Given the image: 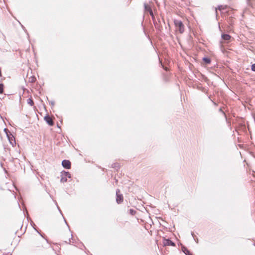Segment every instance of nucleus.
Instances as JSON below:
<instances>
[{"instance_id":"f257e3e1","label":"nucleus","mask_w":255,"mask_h":255,"mask_svg":"<svg viewBox=\"0 0 255 255\" xmlns=\"http://www.w3.org/2000/svg\"><path fill=\"white\" fill-rule=\"evenodd\" d=\"M174 23L176 28L178 29L180 33H183L184 30V26L182 21L179 20H174Z\"/></svg>"},{"instance_id":"f03ea898","label":"nucleus","mask_w":255,"mask_h":255,"mask_svg":"<svg viewBox=\"0 0 255 255\" xmlns=\"http://www.w3.org/2000/svg\"><path fill=\"white\" fill-rule=\"evenodd\" d=\"M120 192V191L119 189H117L116 191V195H117L116 201L118 204H120L123 201V195L119 194Z\"/></svg>"},{"instance_id":"7ed1b4c3","label":"nucleus","mask_w":255,"mask_h":255,"mask_svg":"<svg viewBox=\"0 0 255 255\" xmlns=\"http://www.w3.org/2000/svg\"><path fill=\"white\" fill-rule=\"evenodd\" d=\"M62 165L65 168L70 169L71 167V162L69 160H64L62 162Z\"/></svg>"},{"instance_id":"20e7f679","label":"nucleus","mask_w":255,"mask_h":255,"mask_svg":"<svg viewBox=\"0 0 255 255\" xmlns=\"http://www.w3.org/2000/svg\"><path fill=\"white\" fill-rule=\"evenodd\" d=\"M44 120L47 122V123L50 126H53L54 123L52 121V119L49 116H46L44 117Z\"/></svg>"},{"instance_id":"39448f33","label":"nucleus","mask_w":255,"mask_h":255,"mask_svg":"<svg viewBox=\"0 0 255 255\" xmlns=\"http://www.w3.org/2000/svg\"><path fill=\"white\" fill-rule=\"evenodd\" d=\"M164 244L165 246H175V245L173 242H172L171 240L169 239L166 240Z\"/></svg>"},{"instance_id":"423d86ee","label":"nucleus","mask_w":255,"mask_h":255,"mask_svg":"<svg viewBox=\"0 0 255 255\" xmlns=\"http://www.w3.org/2000/svg\"><path fill=\"white\" fill-rule=\"evenodd\" d=\"M231 37V36L227 34H223L222 35V38L224 40L228 41L230 39Z\"/></svg>"},{"instance_id":"0eeeda50","label":"nucleus","mask_w":255,"mask_h":255,"mask_svg":"<svg viewBox=\"0 0 255 255\" xmlns=\"http://www.w3.org/2000/svg\"><path fill=\"white\" fill-rule=\"evenodd\" d=\"M63 176L65 177H68L70 178V174L68 172L64 171L63 172H62V175Z\"/></svg>"},{"instance_id":"6e6552de","label":"nucleus","mask_w":255,"mask_h":255,"mask_svg":"<svg viewBox=\"0 0 255 255\" xmlns=\"http://www.w3.org/2000/svg\"><path fill=\"white\" fill-rule=\"evenodd\" d=\"M63 176L65 177H68L70 178V174L68 172L64 171L63 172H62V175Z\"/></svg>"},{"instance_id":"1a4fd4ad","label":"nucleus","mask_w":255,"mask_h":255,"mask_svg":"<svg viewBox=\"0 0 255 255\" xmlns=\"http://www.w3.org/2000/svg\"><path fill=\"white\" fill-rule=\"evenodd\" d=\"M182 251L186 255H190V252L185 247L182 248Z\"/></svg>"},{"instance_id":"9d476101","label":"nucleus","mask_w":255,"mask_h":255,"mask_svg":"<svg viewBox=\"0 0 255 255\" xmlns=\"http://www.w3.org/2000/svg\"><path fill=\"white\" fill-rule=\"evenodd\" d=\"M203 61L205 62V63H206V64H209L210 62H211V60L208 58H206V57H204L203 58Z\"/></svg>"},{"instance_id":"9b49d317","label":"nucleus","mask_w":255,"mask_h":255,"mask_svg":"<svg viewBox=\"0 0 255 255\" xmlns=\"http://www.w3.org/2000/svg\"><path fill=\"white\" fill-rule=\"evenodd\" d=\"M227 7V5H220L218 6V9L220 10L225 9Z\"/></svg>"},{"instance_id":"f8f14e48","label":"nucleus","mask_w":255,"mask_h":255,"mask_svg":"<svg viewBox=\"0 0 255 255\" xmlns=\"http://www.w3.org/2000/svg\"><path fill=\"white\" fill-rule=\"evenodd\" d=\"M60 181L61 182H63V183L66 182L67 181L66 177L61 175V178Z\"/></svg>"},{"instance_id":"ddd939ff","label":"nucleus","mask_w":255,"mask_h":255,"mask_svg":"<svg viewBox=\"0 0 255 255\" xmlns=\"http://www.w3.org/2000/svg\"><path fill=\"white\" fill-rule=\"evenodd\" d=\"M27 103L30 105V106H32L33 104H34V103L33 102V100L30 99V98H29L28 100H27Z\"/></svg>"},{"instance_id":"4468645a","label":"nucleus","mask_w":255,"mask_h":255,"mask_svg":"<svg viewBox=\"0 0 255 255\" xmlns=\"http://www.w3.org/2000/svg\"><path fill=\"white\" fill-rule=\"evenodd\" d=\"M129 213L131 215H134L136 213V211L133 209H130L129 210Z\"/></svg>"},{"instance_id":"2eb2a0df","label":"nucleus","mask_w":255,"mask_h":255,"mask_svg":"<svg viewBox=\"0 0 255 255\" xmlns=\"http://www.w3.org/2000/svg\"><path fill=\"white\" fill-rule=\"evenodd\" d=\"M3 85L2 84H0V94L2 93L3 92Z\"/></svg>"},{"instance_id":"dca6fc26","label":"nucleus","mask_w":255,"mask_h":255,"mask_svg":"<svg viewBox=\"0 0 255 255\" xmlns=\"http://www.w3.org/2000/svg\"><path fill=\"white\" fill-rule=\"evenodd\" d=\"M252 70L253 71H255V64H254L252 65Z\"/></svg>"},{"instance_id":"f3484780","label":"nucleus","mask_w":255,"mask_h":255,"mask_svg":"<svg viewBox=\"0 0 255 255\" xmlns=\"http://www.w3.org/2000/svg\"><path fill=\"white\" fill-rule=\"evenodd\" d=\"M145 8L146 10L149 11L151 8L147 5H145Z\"/></svg>"},{"instance_id":"a211bd4d","label":"nucleus","mask_w":255,"mask_h":255,"mask_svg":"<svg viewBox=\"0 0 255 255\" xmlns=\"http://www.w3.org/2000/svg\"><path fill=\"white\" fill-rule=\"evenodd\" d=\"M149 11L150 14L152 17H153V12H152V10H151V9H150V10H149Z\"/></svg>"}]
</instances>
